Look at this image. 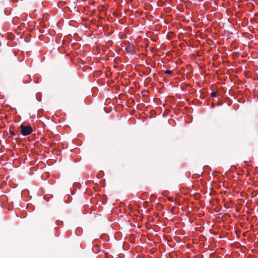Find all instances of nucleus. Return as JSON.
Returning <instances> with one entry per match:
<instances>
[{
  "label": "nucleus",
  "mask_w": 258,
  "mask_h": 258,
  "mask_svg": "<svg viewBox=\"0 0 258 258\" xmlns=\"http://www.w3.org/2000/svg\"><path fill=\"white\" fill-rule=\"evenodd\" d=\"M19 127L21 129V133L24 136L30 135L33 131L32 127L30 125L21 124Z\"/></svg>",
  "instance_id": "nucleus-1"
},
{
  "label": "nucleus",
  "mask_w": 258,
  "mask_h": 258,
  "mask_svg": "<svg viewBox=\"0 0 258 258\" xmlns=\"http://www.w3.org/2000/svg\"><path fill=\"white\" fill-rule=\"evenodd\" d=\"M10 136H14L16 135V133H15V132L11 130H10Z\"/></svg>",
  "instance_id": "nucleus-2"
},
{
  "label": "nucleus",
  "mask_w": 258,
  "mask_h": 258,
  "mask_svg": "<svg viewBox=\"0 0 258 258\" xmlns=\"http://www.w3.org/2000/svg\"><path fill=\"white\" fill-rule=\"evenodd\" d=\"M165 73L166 74H171V73H172V71L167 70L165 71Z\"/></svg>",
  "instance_id": "nucleus-3"
},
{
  "label": "nucleus",
  "mask_w": 258,
  "mask_h": 258,
  "mask_svg": "<svg viewBox=\"0 0 258 258\" xmlns=\"http://www.w3.org/2000/svg\"><path fill=\"white\" fill-rule=\"evenodd\" d=\"M217 93L216 92H213L211 93V96L212 97H215L217 96Z\"/></svg>",
  "instance_id": "nucleus-4"
},
{
  "label": "nucleus",
  "mask_w": 258,
  "mask_h": 258,
  "mask_svg": "<svg viewBox=\"0 0 258 258\" xmlns=\"http://www.w3.org/2000/svg\"><path fill=\"white\" fill-rule=\"evenodd\" d=\"M155 198L154 195H152V196H151V198Z\"/></svg>",
  "instance_id": "nucleus-5"
}]
</instances>
